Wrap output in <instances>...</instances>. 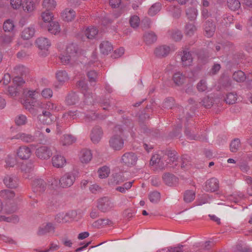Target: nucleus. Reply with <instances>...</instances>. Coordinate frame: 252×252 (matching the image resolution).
I'll return each instance as SVG.
<instances>
[{
	"mask_svg": "<svg viewBox=\"0 0 252 252\" xmlns=\"http://www.w3.org/2000/svg\"><path fill=\"white\" fill-rule=\"evenodd\" d=\"M116 133L110 139V147L114 150L120 151L124 147V140L122 137L123 129L120 125L116 126L114 130Z\"/></svg>",
	"mask_w": 252,
	"mask_h": 252,
	"instance_id": "nucleus-1",
	"label": "nucleus"
},
{
	"mask_svg": "<svg viewBox=\"0 0 252 252\" xmlns=\"http://www.w3.org/2000/svg\"><path fill=\"white\" fill-rule=\"evenodd\" d=\"M76 86L84 94V101L85 103L89 104V103H94V101L91 100V98H92L93 96H95V95H93L92 93L90 91L87 83L85 80H80L78 81Z\"/></svg>",
	"mask_w": 252,
	"mask_h": 252,
	"instance_id": "nucleus-2",
	"label": "nucleus"
},
{
	"mask_svg": "<svg viewBox=\"0 0 252 252\" xmlns=\"http://www.w3.org/2000/svg\"><path fill=\"white\" fill-rule=\"evenodd\" d=\"M76 180V176L74 173L67 172L63 174L59 180L60 186L63 188H66L71 187Z\"/></svg>",
	"mask_w": 252,
	"mask_h": 252,
	"instance_id": "nucleus-3",
	"label": "nucleus"
},
{
	"mask_svg": "<svg viewBox=\"0 0 252 252\" xmlns=\"http://www.w3.org/2000/svg\"><path fill=\"white\" fill-rule=\"evenodd\" d=\"M15 86H10L8 87V93L11 96H16L18 95L20 91V87L25 83V81L20 76H16L13 80Z\"/></svg>",
	"mask_w": 252,
	"mask_h": 252,
	"instance_id": "nucleus-4",
	"label": "nucleus"
},
{
	"mask_svg": "<svg viewBox=\"0 0 252 252\" xmlns=\"http://www.w3.org/2000/svg\"><path fill=\"white\" fill-rule=\"evenodd\" d=\"M37 119L41 123L49 125L56 121V117L51 112L42 110V113L38 115Z\"/></svg>",
	"mask_w": 252,
	"mask_h": 252,
	"instance_id": "nucleus-5",
	"label": "nucleus"
},
{
	"mask_svg": "<svg viewBox=\"0 0 252 252\" xmlns=\"http://www.w3.org/2000/svg\"><path fill=\"white\" fill-rule=\"evenodd\" d=\"M97 207L101 212H106L113 207V204L109 198L104 197L98 200Z\"/></svg>",
	"mask_w": 252,
	"mask_h": 252,
	"instance_id": "nucleus-6",
	"label": "nucleus"
},
{
	"mask_svg": "<svg viewBox=\"0 0 252 252\" xmlns=\"http://www.w3.org/2000/svg\"><path fill=\"white\" fill-rule=\"evenodd\" d=\"M136 155L132 152L124 154L121 158L122 162L127 166H132L136 164L137 161Z\"/></svg>",
	"mask_w": 252,
	"mask_h": 252,
	"instance_id": "nucleus-7",
	"label": "nucleus"
},
{
	"mask_svg": "<svg viewBox=\"0 0 252 252\" xmlns=\"http://www.w3.org/2000/svg\"><path fill=\"white\" fill-rule=\"evenodd\" d=\"M36 156L42 159H47L52 156L50 148L46 146H41L37 148L35 152Z\"/></svg>",
	"mask_w": 252,
	"mask_h": 252,
	"instance_id": "nucleus-8",
	"label": "nucleus"
},
{
	"mask_svg": "<svg viewBox=\"0 0 252 252\" xmlns=\"http://www.w3.org/2000/svg\"><path fill=\"white\" fill-rule=\"evenodd\" d=\"M21 140L25 143H31L36 141V138L34 135L24 132H19L11 138V139Z\"/></svg>",
	"mask_w": 252,
	"mask_h": 252,
	"instance_id": "nucleus-9",
	"label": "nucleus"
},
{
	"mask_svg": "<svg viewBox=\"0 0 252 252\" xmlns=\"http://www.w3.org/2000/svg\"><path fill=\"white\" fill-rule=\"evenodd\" d=\"M103 134V131L100 126H94L93 128L91 133V139L93 143H98L102 138Z\"/></svg>",
	"mask_w": 252,
	"mask_h": 252,
	"instance_id": "nucleus-10",
	"label": "nucleus"
},
{
	"mask_svg": "<svg viewBox=\"0 0 252 252\" xmlns=\"http://www.w3.org/2000/svg\"><path fill=\"white\" fill-rule=\"evenodd\" d=\"M46 189V183L41 179H37L33 180L32 183V189L35 192L43 193Z\"/></svg>",
	"mask_w": 252,
	"mask_h": 252,
	"instance_id": "nucleus-11",
	"label": "nucleus"
},
{
	"mask_svg": "<svg viewBox=\"0 0 252 252\" xmlns=\"http://www.w3.org/2000/svg\"><path fill=\"white\" fill-rule=\"evenodd\" d=\"M3 182L6 187L8 188L15 189L18 185L17 177L12 175H6L3 178Z\"/></svg>",
	"mask_w": 252,
	"mask_h": 252,
	"instance_id": "nucleus-12",
	"label": "nucleus"
},
{
	"mask_svg": "<svg viewBox=\"0 0 252 252\" xmlns=\"http://www.w3.org/2000/svg\"><path fill=\"white\" fill-rule=\"evenodd\" d=\"M219 188V184L218 179L212 178L206 182L204 189L206 191L214 192L217 190Z\"/></svg>",
	"mask_w": 252,
	"mask_h": 252,
	"instance_id": "nucleus-13",
	"label": "nucleus"
},
{
	"mask_svg": "<svg viewBox=\"0 0 252 252\" xmlns=\"http://www.w3.org/2000/svg\"><path fill=\"white\" fill-rule=\"evenodd\" d=\"M162 179L164 183L170 187L176 186L178 182V178L169 173H164L162 176Z\"/></svg>",
	"mask_w": 252,
	"mask_h": 252,
	"instance_id": "nucleus-14",
	"label": "nucleus"
},
{
	"mask_svg": "<svg viewBox=\"0 0 252 252\" xmlns=\"http://www.w3.org/2000/svg\"><path fill=\"white\" fill-rule=\"evenodd\" d=\"M205 35L208 37L212 36L216 30V26L212 20H208L204 24Z\"/></svg>",
	"mask_w": 252,
	"mask_h": 252,
	"instance_id": "nucleus-15",
	"label": "nucleus"
},
{
	"mask_svg": "<svg viewBox=\"0 0 252 252\" xmlns=\"http://www.w3.org/2000/svg\"><path fill=\"white\" fill-rule=\"evenodd\" d=\"M37 104L38 108L43 109V110H47L49 112L51 111H59V108L58 106L50 101H48L46 103H43L40 101H37Z\"/></svg>",
	"mask_w": 252,
	"mask_h": 252,
	"instance_id": "nucleus-16",
	"label": "nucleus"
},
{
	"mask_svg": "<svg viewBox=\"0 0 252 252\" xmlns=\"http://www.w3.org/2000/svg\"><path fill=\"white\" fill-rule=\"evenodd\" d=\"M170 51V48L166 45L159 46L157 47L154 51L156 57L161 58L167 56Z\"/></svg>",
	"mask_w": 252,
	"mask_h": 252,
	"instance_id": "nucleus-17",
	"label": "nucleus"
},
{
	"mask_svg": "<svg viewBox=\"0 0 252 252\" xmlns=\"http://www.w3.org/2000/svg\"><path fill=\"white\" fill-rule=\"evenodd\" d=\"M17 156L22 159H28L31 155V150L30 148L23 146L18 150L17 153Z\"/></svg>",
	"mask_w": 252,
	"mask_h": 252,
	"instance_id": "nucleus-18",
	"label": "nucleus"
},
{
	"mask_svg": "<svg viewBox=\"0 0 252 252\" xmlns=\"http://www.w3.org/2000/svg\"><path fill=\"white\" fill-rule=\"evenodd\" d=\"M193 58L191 53L187 51H183L181 57L182 64L184 67L189 66L191 65Z\"/></svg>",
	"mask_w": 252,
	"mask_h": 252,
	"instance_id": "nucleus-19",
	"label": "nucleus"
},
{
	"mask_svg": "<svg viewBox=\"0 0 252 252\" xmlns=\"http://www.w3.org/2000/svg\"><path fill=\"white\" fill-rule=\"evenodd\" d=\"M55 227L51 222H48L45 225L40 226L38 230L37 235L42 236L50 232H54Z\"/></svg>",
	"mask_w": 252,
	"mask_h": 252,
	"instance_id": "nucleus-20",
	"label": "nucleus"
},
{
	"mask_svg": "<svg viewBox=\"0 0 252 252\" xmlns=\"http://www.w3.org/2000/svg\"><path fill=\"white\" fill-rule=\"evenodd\" d=\"M99 49L101 54L106 55L113 50V47L108 41H103L99 45Z\"/></svg>",
	"mask_w": 252,
	"mask_h": 252,
	"instance_id": "nucleus-21",
	"label": "nucleus"
},
{
	"mask_svg": "<svg viewBox=\"0 0 252 252\" xmlns=\"http://www.w3.org/2000/svg\"><path fill=\"white\" fill-rule=\"evenodd\" d=\"M39 49L41 50H47L50 46L51 43L48 38L45 37H39L35 41Z\"/></svg>",
	"mask_w": 252,
	"mask_h": 252,
	"instance_id": "nucleus-22",
	"label": "nucleus"
},
{
	"mask_svg": "<svg viewBox=\"0 0 252 252\" xmlns=\"http://www.w3.org/2000/svg\"><path fill=\"white\" fill-rule=\"evenodd\" d=\"M52 160L53 165L57 168H61L63 167L66 163L65 158L60 155H57L53 156Z\"/></svg>",
	"mask_w": 252,
	"mask_h": 252,
	"instance_id": "nucleus-23",
	"label": "nucleus"
},
{
	"mask_svg": "<svg viewBox=\"0 0 252 252\" xmlns=\"http://www.w3.org/2000/svg\"><path fill=\"white\" fill-rule=\"evenodd\" d=\"M79 101V97L77 93L71 92L66 97L65 101L68 105H73Z\"/></svg>",
	"mask_w": 252,
	"mask_h": 252,
	"instance_id": "nucleus-24",
	"label": "nucleus"
},
{
	"mask_svg": "<svg viewBox=\"0 0 252 252\" xmlns=\"http://www.w3.org/2000/svg\"><path fill=\"white\" fill-rule=\"evenodd\" d=\"M63 19L67 22L71 21L75 17V12L71 9L66 8L62 13Z\"/></svg>",
	"mask_w": 252,
	"mask_h": 252,
	"instance_id": "nucleus-25",
	"label": "nucleus"
},
{
	"mask_svg": "<svg viewBox=\"0 0 252 252\" xmlns=\"http://www.w3.org/2000/svg\"><path fill=\"white\" fill-rule=\"evenodd\" d=\"M92 158V154L90 150L83 149L80 152V159L82 163H88Z\"/></svg>",
	"mask_w": 252,
	"mask_h": 252,
	"instance_id": "nucleus-26",
	"label": "nucleus"
},
{
	"mask_svg": "<svg viewBox=\"0 0 252 252\" xmlns=\"http://www.w3.org/2000/svg\"><path fill=\"white\" fill-rule=\"evenodd\" d=\"M125 179L121 173H117L113 174L112 178L110 179L108 183L110 185H118L124 182Z\"/></svg>",
	"mask_w": 252,
	"mask_h": 252,
	"instance_id": "nucleus-27",
	"label": "nucleus"
},
{
	"mask_svg": "<svg viewBox=\"0 0 252 252\" xmlns=\"http://www.w3.org/2000/svg\"><path fill=\"white\" fill-rule=\"evenodd\" d=\"M157 40V36L155 32H150L144 35V40L147 45H151L155 43Z\"/></svg>",
	"mask_w": 252,
	"mask_h": 252,
	"instance_id": "nucleus-28",
	"label": "nucleus"
},
{
	"mask_svg": "<svg viewBox=\"0 0 252 252\" xmlns=\"http://www.w3.org/2000/svg\"><path fill=\"white\" fill-rule=\"evenodd\" d=\"M94 96H93L92 98H91V100L94 101V103H89L90 104L94 105L96 103H99L101 105V106L103 107V110H106L107 107L108 106H110V101L109 99L101 98L99 97H96L95 98H94Z\"/></svg>",
	"mask_w": 252,
	"mask_h": 252,
	"instance_id": "nucleus-29",
	"label": "nucleus"
},
{
	"mask_svg": "<svg viewBox=\"0 0 252 252\" xmlns=\"http://www.w3.org/2000/svg\"><path fill=\"white\" fill-rule=\"evenodd\" d=\"M48 30L52 34H56L61 31L59 23L57 22L52 21L48 23Z\"/></svg>",
	"mask_w": 252,
	"mask_h": 252,
	"instance_id": "nucleus-30",
	"label": "nucleus"
},
{
	"mask_svg": "<svg viewBox=\"0 0 252 252\" xmlns=\"http://www.w3.org/2000/svg\"><path fill=\"white\" fill-rule=\"evenodd\" d=\"M196 31L197 27L193 23H188L185 27V34L187 36H192Z\"/></svg>",
	"mask_w": 252,
	"mask_h": 252,
	"instance_id": "nucleus-31",
	"label": "nucleus"
},
{
	"mask_svg": "<svg viewBox=\"0 0 252 252\" xmlns=\"http://www.w3.org/2000/svg\"><path fill=\"white\" fill-rule=\"evenodd\" d=\"M186 14L189 20L194 21L198 15L197 10L194 7H189L186 10Z\"/></svg>",
	"mask_w": 252,
	"mask_h": 252,
	"instance_id": "nucleus-32",
	"label": "nucleus"
},
{
	"mask_svg": "<svg viewBox=\"0 0 252 252\" xmlns=\"http://www.w3.org/2000/svg\"><path fill=\"white\" fill-rule=\"evenodd\" d=\"M168 34L173 40L178 41L182 39L183 34L181 31L179 30H172L168 32Z\"/></svg>",
	"mask_w": 252,
	"mask_h": 252,
	"instance_id": "nucleus-33",
	"label": "nucleus"
},
{
	"mask_svg": "<svg viewBox=\"0 0 252 252\" xmlns=\"http://www.w3.org/2000/svg\"><path fill=\"white\" fill-rule=\"evenodd\" d=\"M186 77L183 73L177 72L173 75V80L174 83L177 86H181L184 83Z\"/></svg>",
	"mask_w": 252,
	"mask_h": 252,
	"instance_id": "nucleus-34",
	"label": "nucleus"
},
{
	"mask_svg": "<svg viewBox=\"0 0 252 252\" xmlns=\"http://www.w3.org/2000/svg\"><path fill=\"white\" fill-rule=\"evenodd\" d=\"M34 32L35 30L33 27L25 28L22 32L21 37L24 39H29L33 36Z\"/></svg>",
	"mask_w": 252,
	"mask_h": 252,
	"instance_id": "nucleus-35",
	"label": "nucleus"
},
{
	"mask_svg": "<svg viewBox=\"0 0 252 252\" xmlns=\"http://www.w3.org/2000/svg\"><path fill=\"white\" fill-rule=\"evenodd\" d=\"M78 47L77 45L74 43L68 44L66 48V53L68 54L70 57H72L76 59L77 54Z\"/></svg>",
	"mask_w": 252,
	"mask_h": 252,
	"instance_id": "nucleus-36",
	"label": "nucleus"
},
{
	"mask_svg": "<svg viewBox=\"0 0 252 252\" xmlns=\"http://www.w3.org/2000/svg\"><path fill=\"white\" fill-rule=\"evenodd\" d=\"M195 197V192L192 190H187L184 193V201L186 203L192 202Z\"/></svg>",
	"mask_w": 252,
	"mask_h": 252,
	"instance_id": "nucleus-37",
	"label": "nucleus"
},
{
	"mask_svg": "<svg viewBox=\"0 0 252 252\" xmlns=\"http://www.w3.org/2000/svg\"><path fill=\"white\" fill-rule=\"evenodd\" d=\"M113 222L108 219H100L93 223L94 226L97 227H102L105 225H112Z\"/></svg>",
	"mask_w": 252,
	"mask_h": 252,
	"instance_id": "nucleus-38",
	"label": "nucleus"
},
{
	"mask_svg": "<svg viewBox=\"0 0 252 252\" xmlns=\"http://www.w3.org/2000/svg\"><path fill=\"white\" fill-rule=\"evenodd\" d=\"M56 74L57 79L61 83H64L68 80L67 73L64 70H59Z\"/></svg>",
	"mask_w": 252,
	"mask_h": 252,
	"instance_id": "nucleus-39",
	"label": "nucleus"
},
{
	"mask_svg": "<svg viewBox=\"0 0 252 252\" xmlns=\"http://www.w3.org/2000/svg\"><path fill=\"white\" fill-rule=\"evenodd\" d=\"M168 10L172 13L174 18L178 19L181 16L182 10L179 6L171 5L168 7Z\"/></svg>",
	"mask_w": 252,
	"mask_h": 252,
	"instance_id": "nucleus-40",
	"label": "nucleus"
},
{
	"mask_svg": "<svg viewBox=\"0 0 252 252\" xmlns=\"http://www.w3.org/2000/svg\"><path fill=\"white\" fill-rule=\"evenodd\" d=\"M233 79L237 82H243L246 79V75L241 70L235 71L232 75Z\"/></svg>",
	"mask_w": 252,
	"mask_h": 252,
	"instance_id": "nucleus-41",
	"label": "nucleus"
},
{
	"mask_svg": "<svg viewBox=\"0 0 252 252\" xmlns=\"http://www.w3.org/2000/svg\"><path fill=\"white\" fill-rule=\"evenodd\" d=\"M76 140V138L70 134H66L63 135L62 139L63 145H70L74 143Z\"/></svg>",
	"mask_w": 252,
	"mask_h": 252,
	"instance_id": "nucleus-42",
	"label": "nucleus"
},
{
	"mask_svg": "<svg viewBox=\"0 0 252 252\" xmlns=\"http://www.w3.org/2000/svg\"><path fill=\"white\" fill-rule=\"evenodd\" d=\"M0 195L4 199H11L15 196V192L9 189H4L0 191Z\"/></svg>",
	"mask_w": 252,
	"mask_h": 252,
	"instance_id": "nucleus-43",
	"label": "nucleus"
},
{
	"mask_svg": "<svg viewBox=\"0 0 252 252\" xmlns=\"http://www.w3.org/2000/svg\"><path fill=\"white\" fill-rule=\"evenodd\" d=\"M97 33L98 30L94 27L88 28L85 31V34L89 39L94 38Z\"/></svg>",
	"mask_w": 252,
	"mask_h": 252,
	"instance_id": "nucleus-44",
	"label": "nucleus"
},
{
	"mask_svg": "<svg viewBox=\"0 0 252 252\" xmlns=\"http://www.w3.org/2000/svg\"><path fill=\"white\" fill-rule=\"evenodd\" d=\"M22 5L24 10L28 12H31L34 9V3L32 0H27Z\"/></svg>",
	"mask_w": 252,
	"mask_h": 252,
	"instance_id": "nucleus-45",
	"label": "nucleus"
},
{
	"mask_svg": "<svg viewBox=\"0 0 252 252\" xmlns=\"http://www.w3.org/2000/svg\"><path fill=\"white\" fill-rule=\"evenodd\" d=\"M110 169L106 166H104L98 170L99 177L101 179L105 178L109 176L110 174Z\"/></svg>",
	"mask_w": 252,
	"mask_h": 252,
	"instance_id": "nucleus-46",
	"label": "nucleus"
},
{
	"mask_svg": "<svg viewBox=\"0 0 252 252\" xmlns=\"http://www.w3.org/2000/svg\"><path fill=\"white\" fill-rule=\"evenodd\" d=\"M161 4L157 2L152 5L148 11V14L150 16H154L161 9Z\"/></svg>",
	"mask_w": 252,
	"mask_h": 252,
	"instance_id": "nucleus-47",
	"label": "nucleus"
},
{
	"mask_svg": "<svg viewBox=\"0 0 252 252\" xmlns=\"http://www.w3.org/2000/svg\"><path fill=\"white\" fill-rule=\"evenodd\" d=\"M42 5L47 10L49 11L55 8L56 2L55 0H44Z\"/></svg>",
	"mask_w": 252,
	"mask_h": 252,
	"instance_id": "nucleus-48",
	"label": "nucleus"
},
{
	"mask_svg": "<svg viewBox=\"0 0 252 252\" xmlns=\"http://www.w3.org/2000/svg\"><path fill=\"white\" fill-rule=\"evenodd\" d=\"M27 122L28 120L27 117L23 114L18 115L15 119V124L19 126L26 125Z\"/></svg>",
	"mask_w": 252,
	"mask_h": 252,
	"instance_id": "nucleus-49",
	"label": "nucleus"
},
{
	"mask_svg": "<svg viewBox=\"0 0 252 252\" xmlns=\"http://www.w3.org/2000/svg\"><path fill=\"white\" fill-rule=\"evenodd\" d=\"M227 6L232 10L235 11L240 7V2L238 0H227Z\"/></svg>",
	"mask_w": 252,
	"mask_h": 252,
	"instance_id": "nucleus-50",
	"label": "nucleus"
},
{
	"mask_svg": "<svg viewBox=\"0 0 252 252\" xmlns=\"http://www.w3.org/2000/svg\"><path fill=\"white\" fill-rule=\"evenodd\" d=\"M240 140L239 138L234 139L230 144V150L231 152H236L240 147Z\"/></svg>",
	"mask_w": 252,
	"mask_h": 252,
	"instance_id": "nucleus-51",
	"label": "nucleus"
},
{
	"mask_svg": "<svg viewBox=\"0 0 252 252\" xmlns=\"http://www.w3.org/2000/svg\"><path fill=\"white\" fill-rule=\"evenodd\" d=\"M149 199L152 203H157L160 200V194L158 191H153L149 194Z\"/></svg>",
	"mask_w": 252,
	"mask_h": 252,
	"instance_id": "nucleus-52",
	"label": "nucleus"
},
{
	"mask_svg": "<svg viewBox=\"0 0 252 252\" xmlns=\"http://www.w3.org/2000/svg\"><path fill=\"white\" fill-rule=\"evenodd\" d=\"M14 28L13 22L8 19L3 23V29L4 32H12Z\"/></svg>",
	"mask_w": 252,
	"mask_h": 252,
	"instance_id": "nucleus-53",
	"label": "nucleus"
},
{
	"mask_svg": "<svg viewBox=\"0 0 252 252\" xmlns=\"http://www.w3.org/2000/svg\"><path fill=\"white\" fill-rule=\"evenodd\" d=\"M237 100V94L233 93H228L226 95L225 101L228 104H233L236 102Z\"/></svg>",
	"mask_w": 252,
	"mask_h": 252,
	"instance_id": "nucleus-54",
	"label": "nucleus"
},
{
	"mask_svg": "<svg viewBox=\"0 0 252 252\" xmlns=\"http://www.w3.org/2000/svg\"><path fill=\"white\" fill-rule=\"evenodd\" d=\"M87 77L90 83H95L97 81L98 73L94 70H90L87 72Z\"/></svg>",
	"mask_w": 252,
	"mask_h": 252,
	"instance_id": "nucleus-55",
	"label": "nucleus"
},
{
	"mask_svg": "<svg viewBox=\"0 0 252 252\" xmlns=\"http://www.w3.org/2000/svg\"><path fill=\"white\" fill-rule=\"evenodd\" d=\"M213 98L208 96L205 97L202 100L200 103L206 108H211L213 105Z\"/></svg>",
	"mask_w": 252,
	"mask_h": 252,
	"instance_id": "nucleus-56",
	"label": "nucleus"
},
{
	"mask_svg": "<svg viewBox=\"0 0 252 252\" xmlns=\"http://www.w3.org/2000/svg\"><path fill=\"white\" fill-rule=\"evenodd\" d=\"M41 17L44 22L50 23L52 21L53 15L52 13L47 10L46 11L42 13Z\"/></svg>",
	"mask_w": 252,
	"mask_h": 252,
	"instance_id": "nucleus-57",
	"label": "nucleus"
},
{
	"mask_svg": "<svg viewBox=\"0 0 252 252\" xmlns=\"http://www.w3.org/2000/svg\"><path fill=\"white\" fill-rule=\"evenodd\" d=\"M4 33H0V42L4 43H9L12 41V35Z\"/></svg>",
	"mask_w": 252,
	"mask_h": 252,
	"instance_id": "nucleus-58",
	"label": "nucleus"
},
{
	"mask_svg": "<svg viewBox=\"0 0 252 252\" xmlns=\"http://www.w3.org/2000/svg\"><path fill=\"white\" fill-rule=\"evenodd\" d=\"M68 54H66L65 55H63L60 57V60L61 62L64 64H68L71 63V62H74L75 60V59L73 58L72 57H70Z\"/></svg>",
	"mask_w": 252,
	"mask_h": 252,
	"instance_id": "nucleus-59",
	"label": "nucleus"
},
{
	"mask_svg": "<svg viewBox=\"0 0 252 252\" xmlns=\"http://www.w3.org/2000/svg\"><path fill=\"white\" fill-rule=\"evenodd\" d=\"M220 84L226 90H229L231 86V82L227 77H223L220 80Z\"/></svg>",
	"mask_w": 252,
	"mask_h": 252,
	"instance_id": "nucleus-60",
	"label": "nucleus"
},
{
	"mask_svg": "<svg viewBox=\"0 0 252 252\" xmlns=\"http://www.w3.org/2000/svg\"><path fill=\"white\" fill-rule=\"evenodd\" d=\"M0 219L1 220L3 221L8 222H13L14 223H17L19 221V218L17 216H11L8 217L2 216L0 217Z\"/></svg>",
	"mask_w": 252,
	"mask_h": 252,
	"instance_id": "nucleus-61",
	"label": "nucleus"
},
{
	"mask_svg": "<svg viewBox=\"0 0 252 252\" xmlns=\"http://www.w3.org/2000/svg\"><path fill=\"white\" fill-rule=\"evenodd\" d=\"M192 130L188 126H186L185 133L186 136H187V138L189 140H197L198 139V137H197L195 135L192 134L191 131Z\"/></svg>",
	"mask_w": 252,
	"mask_h": 252,
	"instance_id": "nucleus-62",
	"label": "nucleus"
},
{
	"mask_svg": "<svg viewBox=\"0 0 252 252\" xmlns=\"http://www.w3.org/2000/svg\"><path fill=\"white\" fill-rule=\"evenodd\" d=\"M189 158V157L187 155H184L182 157V168L186 169L190 165Z\"/></svg>",
	"mask_w": 252,
	"mask_h": 252,
	"instance_id": "nucleus-63",
	"label": "nucleus"
},
{
	"mask_svg": "<svg viewBox=\"0 0 252 252\" xmlns=\"http://www.w3.org/2000/svg\"><path fill=\"white\" fill-rule=\"evenodd\" d=\"M245 180L249 185V187L247 189V192L249 195L252 196V177L250 176H247Z\"/></svg>",
	"mask_w": 252,
	"mask_h": 252,
	"instance_id": "nucleus-64",
	"label": "nucleus"
}]
</instances>
